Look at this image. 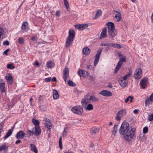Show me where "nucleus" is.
Instances as JSON below:
<instances>
[{
  "label": "nucleus",
  "mask_w": 153,
  "mask_h": 153,
  "mask_svg": "<svg viewBox=\"0 0 153 153\" xmlns=\"http://www.w3.org/2000/svg\"><path fill=\"white\" fill-rule=\"evenodd\" d=\"M119 132L123 135L125 140L129 142L136 134V129L130 126L129 125H121Z\"/></svg>",
  "instance_id": "f257e3e1"
},
{
  "label": "nucleus",
  "mask_w": 153,
  "mask_h": 153,
  "mask_svg": "<svg viewBox=\"0 0 153 153\" xmlns=\"http://www.w3.org/2000/svg\"><path fill=\"white\" fill-rule=\"evenodd\" d=\"M75 32L74 30H69V35L67 37L66 42V47H68L72 43L75 37Z\"/></svg>",
  "instance_id": "f03ea898"
},
{
  "label": "nucleus",
  "mask_w": 153,
  "mask_h": 153,
  "mask_svg": "<svg viewBox=\"0 0 153 153\" xmlns=\"http://www.w3.org/2000/svg\"><path fill=\"white\" fill-rule=\"evenodd\" d=\"M126 109H123L119 111L117 113L115 117V120L117 121V124H119L121 120V118L123 116L126 114Z\"/></svg>",
  "instance_id": "7ed1b4c3"
},
{
  "label": "nucleus",
  "mask_w": 153,
  "mask_h": 153,
  "mask_svg": "<svg viewBox=\"0 0 153 153\" xmlns=\"http://www.w3.org/2000/svg\"><path fill=\"white\" fill-rule=\"evenodd\" d=\"M126 61V56H124L120 59L119 61L117 63V65L115 68L114 73H116L120 70L123 64V62H125Z\"/></svg>",
  "instance_id": "20e7f679"
},
{
  "label": "nucleus",
  "mask_w": 153,
  "mask_h": 153,
  "mask_svg": "<svg viewBox=\"0 0 153 153\" xmlns=\"http://www.w3.org/2000/svg\"><path fill=\"white\" fill-rule=\"evenodd\" d=\"M71 110L74 113L79 115H81L83 112L82 107L80 106H75Z\"/></svg>",
  "instance_id": "39448f33"
},
{
  "label": "nucleus",
  "mask_w": 153,
  "mask_h": 153,
  "mask_svg": "<svg viewBox=\"0 0 153 153\" xmlns=\"http://www.w3.org/2000/svg\"><path fill=\"white\" fill-rule=\"evenodd\" d=\"M82 106L85 110L91 111L93 109V105L91 104H89V102L81 103Z\"/></svg>",
  "instance_id": "423d86ee"
},
{
  "label": "nucleus",
  "mask_w": 153,
  "mask_h": 153,
  "mask_svg": "<svg viewBox=\"0 0 153 153\" xmlns=\"http://www.w3.org/2000/svg\"><path fill=\"white\" fill-rule=\"evenodd\" d=\"M142 76V71L141 69L139 68H137L135 70L134 74V78L136 79H140Z\"/></svg>",
  "instance_id": "0eeeda50"
},
{
  "label": "nucleus",
  "mask_w": 153,
  "mask_h": 153,
  "mask_svg": "<svg viewBox=\"0 0 153 153\" xmlns=\"http://www.w3.org/2000/svg\"><path fill=\"white\" fill-rule=\"evenodd\" d=\"M102 51V49L101 48H100L97 50L94 61V65L95 66L97 65L99 62L100 57L101 53Z\"/></svg>",
  "instance_id": "6e6552de"
},
{
  "label": "nucleus",
  "mask_w": 153,
  "mask_h": 153,
  "mask_svg": "<svg viewBox=\"0 0 153 153\" xmlns=\"http://www.w3.org/2000/svg\"><path fill=\"white\" fill-rule=\"evenodd\" d=\"M35 126L34 128H33V134L36 136H38L40 134L41 130L39 126V125H35Z\"/></svg>",
  "instance_id": "1a4fd4ad"
},
{
  "label": "nucleus",
  "mask_w": 153,
  "mask_h": 153,
  "mask_svg": "<svg viewBox=\"0 0 153 153\" xmlns=\"http://www.w3.org/2000/svg\"><path fill=\"white\" fill-rule=\"evenodd\" d=\"M148 83V80L147 78H145L142 79L140 82V87L143 89L145 88Z\"/></svg>",
  "instance_id": "9d476101"
},
{
  "label": "nucleus",
  "mask_w": 153,
  "mask_h": 153,
  "mask_svg": "<svg viewBox=\"0 0 153 153\" xmlns=\"http://www.w3.org/2000/svg\"><path fill=\"white\" fill-rule=\"evenodd\" d=\"M99 94L102 95L106 97H111L113 95L111 92L106 90H104L101 91Z\"/></svg>",
  "instance_id": "9b49d317"
},
{
  "label": "nucleus",
  "mask_w": 153,
  "mask_h": 153,
  "mask_svg": "<svg viewBox=\"0 0 153 153\" xmlns=\"http://www.w3.org/2000/svg\"><path fill=\"white\" fill-rule=\"evenodd\" d=\"M69 76V72L68 68H65L63 71V78L65 82H66L67 78Z\"/></svg>",
  "instance_id": "f8f14e48"
},
{
  "label": "nucleus",
  "mask_w": 153,
  "mask_h": 153,
  "mask_svg": "<svg viewBox=\"0 0 153 153\" xmlns=\"http://www.w3.org/2000/svg\"><path fill=\"white\" fill-rule=\"evenodd\" d=\"M100 129L96 127L92 128L90 130V134L91 137H93L95 136L94 134L98 132Z\"/></svg>",
  "instance_id": "ddd939ff"
},
{
  "label": "nucleus",
  "mask_w": 153,
  "mask_h": 153,
  "mask_svg": "<svg viewBox=\"0 0 153 153\" xmlns=\"http://www.w3.org/2000/svg\"><path fill=\"white\" fill-rule=\"evenodd\" d=\"M91 95L89 94L85 95L84 96V98H82L81 101V103L88 102V101H91Z\"/></svg>",
  "instance_id": "4468645a"
},
{
  "label": "nucleus",
  "mask_w": 153,
  "mask_h": 153,
  "mask_svg": "<svg viewBox=\"0 0 153 153\" xmlns=\"http://www.w3.org/2000/svg\"><path fill=\"white\" fill-rule=\"evenodd\" d=\"M6 78L7 80L8 83L9 84H11L13 83V77L11 74H6Z\"/></svg>",
  "instance_id": "2eb2a0df"
},
{
  "label": "nucleus",
  "mask_w": 153,
  "mask_h": 153,
  "mask_svg": "<svg viewBox=\"0 0 153 153\" xmlns=\"http://www.w3.org/2000/svg\"><path fill=\"white\" fill-rule=\"evenodd\" d=\"M78 74L81 77H87L88 76V73L85 71L81 69L78 72Z\"/></svg>",
  "instance_id": "dca6fc26"
},
{
  "label": "nucleus",
  "mask_w": 153,
  "mask_h": 153,
  "mask_svg": "<svg viewBox=\"0 0 153 153\" xmlns=\"http://www.w3.org/2000/svg\"><path fill=\"white\" fill-rule=\"evenodd\" d=\"M115 13L114 19L117 22H118L120 21L122 19L121 13L116 11H115Z\"/></svg>",
  "instance_id": "f3484780"
},
{
  "label": "nucleus",
  "mask_w": 153,
  "mask_h": 153,
  "mask_svg": "<svg viewBox=\"0 0 153 153\" xmlns=\"http://www.w3.org/2000/svg\"><path fill=\"white\" fill-rule=\"evenodd\" d=\"M108 33L109 36L114 37L117 34V32L116 30L114 29H110L108 30Z\"/></svg>",
  "instance_id": "a211bd4d"
},
{
  "label": "nucleus",
  "mask_w": 153,
  "mask_h": 153,
  "mask_svg": "<svg viewBox=\"0 0 153 153\" xmlns=\"http://www.w3.org/2000/svg\"><path fill=\"white\" fill-rule=\"evenodd\" d=\"M25 135V133L22 131H19L16 134V137L17 139L23 138Z\"/></svg>",
  "instance_id": "6ab92c4d"
},
{
  "label": "nucleus",
  "mask_w": 153,
  "mask_h": 153,
  "mask_svg": "<svg viewBox=\"0 0 153 153\" xmlns=\"http://www.w3.org/2000/svg\"><path fill=\"white\" fill-rule=\"evenodd\" d=\"M1 82L0 83V90L2 93L5 91V86L4 82L2 80H1Z\"/></svg>",
  "instance_id": "aec40b11"
},
{
  "label": "nucleus",
  "mask_w": 153,
  "mask_h": 153,
  "mask_svg": "<svg viewBox=\"0 0 153 153\" xmlns=\"http://www.w3.org/2000/svg\"><path fill=\"white\" fill-rule=\"evenodd\" d=\"M120 85L123 87H125L126 86L127 83V81L126 79L123 80V78L119 81Z\"/></svg>",
  "instance_id": "412c9836"
},
{
  "label": "nucleus",
  "mask_w": 153,
  "mask_h": 153,
  "mask_svg": "<svg viewBox=\"0 0 153 153\" xmlns=\"http://www.w3.org/2000/svg\"><path fill=\"white\" fill-rule=\"evenodd\" d=\"M28 23L27 22H25L23 23L22 26V28L23 31L27 32L28 29Z\"/></svg>",
  "instance_id": "4be33fe9"
},
{
  "label": "nucleus",
  "mask_w": 153,
  "mask_h": 153,
  "mask_svg": "<svg viewBox=\"0 0 153 153\" xmlns=\"http://www.w3.org/2000/svg\"><path fill=\"white\" fill-rule=\"evenodd\" d=\"M107 29L106 27H104L102 30V32L101 33L100 39L104 38L106 36Z\"/></svg>",
  "instance_id": "5701e85b"
},
{
  "label": "nucleus",
  "mask_w": 153,
  "mask_h": 153,
  "mask_svg": "<svg viewBox=\"0 0 153 153\" xmlns=\"http://www.w3.org/2000/svg\"><path fill=\"white\" fill-rule=\"evenodd\" d=\"M4 150V152L8 151V147L5 143H3L1 146H0V152H1L3 150Z\"/></svg>",
  "instance_id": "b1692460"
},
{
  "label": "nucleus",
  "mask_w": 153,
  "mask_h": 153,
  "mask_svg": "<svg viewBox=\"0 0 153 153\" xmlns=\"http://www.w3.org/2000/svg\"><path fill=\"white\" fill-rule=\"evenodd\" d=\"M82 52L84 54L86 55H88L90 52V49L87 47H85L83 49Z\"/></svg>",
  "instance_id": "393cba45"
},
{
  "label": "nucleus",
  "mask_w": 153,
  "mask_h": 153,
  "mask_svg": "<svg viewBox=\"0 0 153 153\" xmlns=\"http://www.w3.org/2000/svg\"><path fill=\"white\" fill-rule=\"evenodd\" d=\"M53 97L54 99H57L59 98V95L58 91L55 89H54L53 91Z\"/></svg>",
  "instance_id": "a878e982"
},
{
  "label": "nucleus",
  "mask_w": 153,
  "mask_h": 153,
  "mask_svg": "<svg viewBox=\"0 0 153 153\" xmlns=\"http://www.w3.org/2000/svg\"><path fill=\"white\" fill-rule=\"evenodd\" d=\"M46 66L48 68H52L54 67V63L52 62L51 61H50L47 62Z\"/></svg>",
  "instance_id": "bb28decb"
},
{
  "label": "nucleus",
  "mask_w": 153,
  "mask_h": 153,
  "mask_svg": "<svg viewBox=\"0 0 153 153\" xmlns=\"http://www.w3.org/2000/svg\"><path fill=\"white\" fill-rule=\"evenodd\" d=\"M132 74V72L130 69L129 70V72L128 73V74L125 75V76H124L123 78V80L124 79H126L127 80V79L129 78Z\"/></svg>",
  "instance_id": "cd10ccee"
},
{
  "label": "nucleus",
  "mask_w": 153,
  "mask_h": 153,
  "mask_svg": "<svg viewBox=\"0 0 153 153\" xmlns=\"http://www.w3.org/2000/svg\"><path fill=\"white\" fill-rule=\"evenodd\" d=\"M31 150L35 153H38V150L36 146L33 144L30 145Z\"/></svg>",
  "instance_id": "c85d7f7f"
},
{
  "label": "nucleus",
  "mask_w": 153,
  "mask_h": 153,
  "mask_svg": "<svg viewBox=\"0 0 153 153\" xmlns=\"http://www.w3.org/2000/svg\"><path fill=\"white\" fill-rule=\"evenodd\" d=\"M12 133V130L10 129L9 130L7 133L6 134L4 137V138L5 140L7 138L10 136Z\"/></svg>",
  "instance_id": "c756f323"
},
{
  "label": "nucleus",
  "mask_w": 153,
  "mask_h": 153,
  "mask_svg": "<svg viewBox=\"0 0 153 153\" xmlns=\"http://www.w3.org/2000/svg\"><path fill=\"white\" fill-rule=\"evenodd\" d=\"M108 29H115L114 24L111 22H110L108 24Z\"/></svg>",
  "instance_id": "7c9ffc66"
},
{
  "label": "nucleus",
  "mask_w": 153,
  "mask_h": 153,
  "mask_svg": "<svg viewBox=\"0 0 153 153\" xmlns=\"http://www.w3.org/2000/svg\"><path fill=\"white\" fill-rule=\"evenodd\" d=\"M68 127H65L64 128V130L62 133V136L63 137L67 136L68 133Z\"/></svg>",
  "instance_id": "2f4dec72"
},
{
  "label": "nucleus",
  "mask_w": 153,
  "mask_h": 153,
  "mask_svg": "<svg viewBox=\"0 0 153 153\" xmlns=\"http://www.w3.org/2000/svg\"><path fill=\"white\" fill-rule=\"evenodd\" d=\"M118 125H114L113 127V130L112 131V133L114 136H115L116 134L117 131V130Z\"/></svg>",
  "instance_id": "473e14b6"
},
{
  "label": "nucleus",
  "mask_w": 153,
  "mask_h": 153,
  "mask_svg": "<svg viewBox=\"0 0 153 153\" xmlns=\"http://www.w3.org/2000/svg\"><path fill=\"white\" fill-rule=\"evenodd\" d=\"M111 47H113L115 48H117L118 49H120L122 48V46L119 44L116 43H111Z\"/></svg>",
  "instance_id": "72a5a7b5"
},
{
  "label": "nucleus",
  "mask_w": 153,
  "mask_h": 153,
  "mask_svg": "<svg viewBox=\"0 0 153 153\" xmlns=\"http://www.w3.org/2000/svg\"><path fill=\"white\" fill-rule=\"evenodd\" d=\"M43 123L44 124H51L50 120L47 118H45L44 119V120H43Z\"/></svg>",
  "instance_id": "f704fd0d"
},
{
  "label": "nucleus",
  "mask_w": 153,
  "mask_h": 153,
  "mask_svg": "<svg viewBox=\"0 0 153 153\" xmlns=\"http://www.w3.org/2000/svg\"><path fill=\"white\" fill-rule=\"evenodd\" d=\"M102 13V11L100 10H98L96 12L94 19L99 17L101 15Z\"/></svg>",
  "instance_id": "c9c22d12"
},
{
  "label": "nucleus",
  "mask_w": 153,
  "mask_h": 153,
  "mask_svg": "<svg viewBox=\"0 0 153 153\" xmlns=\"http://www.w3.org/2000/svg\"><path fill=\"white\" fill-rule=\"evenodd\" d=\"M90 99H91V101L92 102L98 101L99 100L98 98L92 95H91V98Z\"/></svg>",
  "instance_id": "e433bc0d"
},
{
  "label": "nucleus",
  "mask_w": 153,
  "mask_h": 153,
  "mask_svg": "<svg viewBox=\"0 0 153 153\" xmlns=\"http://www.w3.org/2000/svg\"><path fill=\"white\" fill-rule=\"evenodd\" d=\"M133 98V97L131 96H129L125 100V102L126 103H127L128 101H130V102H132V100Z\"/></svg>",
  "instance_id": "4c0bfd02"
},
{
  "label": "nucleus",
  "mask_w": 153,
  "mask_h": 153,
  "mask_svg": "<svg viewBox=\"0 0 153 153\" xmlns=\"http://www.w3.org/2000/svg\"><path fill=\"white\" fill-rule=\"evenodd\" d=\"M68 84V85L74 87L76 86V84L71 80H69Z\"/></svg>",
  "instance_id": "58836bf2"
},
{
  "label": "nucleus",
  "mask_w": 153,
  "mask_h": 153,
  "mask_svg": "<svg viewBox=\"0 0 153 153\" xmlns=\"http://www.w3.org/2000/svg\"><path fill=\"white\" fill-rule=\"evenodd\" d=\"M32 121L33 124H40V122L38 120L33 118Z\"/></svg>",
  "instance_id": "ea45409f"
},
{
  "label": "nucleus",
  "mask_w": 153,
  "mask_h": 153,
  "mask_svg": "<svg viewBox=\"0 0 153 153\" xmlns=\"http://www.w3.org/2000/svg\"><path fill=\"white\" fill-rule=\"evenodd\" d=\"M63 1L65 7L68 10V8H69V5L67 0H63Z\"/></svg>",
  "instance_id": "a19ab883"
},
{
  "label": "nucleus",
  "mask_w": 153,
  "mask_h": 153,
  "mask_svg": "<svg viewBox=\"0 0 153 153\" xmlns=\"http://www.w3.org/2000/svg\"><path fill=\"white\" fill-rule=\"evenodd\" d=\"M111 43L109 42H106L105 43H101L100 44V45L102 46H107L109 47H111Z\"/></svg>",
  "instance_id": "79ce46f5"
},
{
  "label": "nucleus",
  "mask_w": 153,
  "mask_h": 153,
  "mask_svg": "<svg viewBox=\"0 0 153 153\" xmlns=\"http://www.w3.org/2000/svg\"><path fill=\"white\" fill-rule=\"evenodd\" d=\"M15 67L13 65V64L11 63L10 64H7V68L8 69H12L15 68Z\"/></svg>",
  "instance_id": "37998d69"
},
{
  "label": "nucleus",
  "mask_w": 153,
  "mask_h": 153,
  "mask_svg": "<svg viewBox=\"0 0 153 153\" xmlns=\"http://www.w3.org/2000/svg\"><path fill=\"white\" fill-rule=\"evenodd\" d=\"M81 25V30L86 29L88 26V25L86 24H83Z\"/></svg>",
  "instance_id": "c03bdc74"
},
{
  "label": "nucleus",
  "mask_w": 153,
  "mask_h": 153,
  "mask_svg": "<svg viewBox=\"0 0 153 153\" xmlns=\"http://www.w3.org/2000/svg\"><path fill=\"white\" fill-rule=\"evenodd\" d=\"M59 145L60 149H62V137H60L59 140Z\"/></svg>",
  "instance_id": "a18cd8bd"
},
{
  "label": "nucleus",
  "mask_w": 153,
  "mask_h": 153,
  "mask_svg": "<svg viewBox=\"0 0 153 153\" xmlns=\"http://www.w3.org/2000/svg\"><path fill=\"white\" fill-rule=\"evenodd\" d=\"M148 131V127L147 126H145L144 127L143 130V132L144 134H146L147 133Z\"/></svg>",
  "instance_id": "49530a36"
},
{
  "label": "nucleus",
  "mask_w": 153,
  "mask_h": 153,
  "mask_svg": "<svg viewBox=\"0 0 153 153\" xmlns=\"http://www.w3.org/2000/svg\"><path fill=\"white\" fill-rule=\"evenodd\" d=\"M151 100L150 98H147L145 101V105H147L150 104Z\"/></svg>",
  "instance_id": "de8ad7c7"
},
{
  "label": "nucleus",
  "mask_w": 153,
  "mask_h": 153,
  "mask_svg": "<svg viewBox=\"0 0 153 153\" xmlns=\"http://www.w3.org/2000/svg\"><path fill=\"white\" fill-rule=\"evenodd\" d=\"M24 42V39L22 38H20L18 39V42L19 44H23Z\"/></svg>",
  "instance_id": "09e8293b"
},
{
  "label": "nucleus",
  "mask_w": 153,
  "mask_h": 153,
  "mask_svg": "<svg viewBox=\"0 0 153 153\" xmlns=\"http://www.w3.org/2000/svg\"><path fill=\"white\" fill-rule=\"evenodd\" d=\"M52 81V79L51 77L45 78L44 79V81L46 82H49Z\"/></svg>",
  "instance_id": "8fccbe9b"
},
{
  "label": "nucleus",
  "mask_w": 153,
  "mask_h": 153,
  "mask_svg": "<svg viewBox=\"0 0 153 153\" xmlns=\"http://www.w3.org/2000/svg\"><path fill=\"white\" fill-rule=\"evenodd\" d=\"M75 27L76 28L78 29V30H81V25H75Z\"/></svg>",
  "instance_id": "3c124183"
},
{
  "label": "nucleus",
  "mask_w": 153,
  "mask_h": 153,
  "mask_svg": "<svg viewBox=\"0 0 153 153\" xmlns=\"http://www.w3.org/2000/svg\"><path fill=\"white\" fill-rule=\"evenodd\" d=\"M9 42L8 40H5L3 42V44L4 45L8 46L9 45Z\"/></svg>",
  "instance_id": "603ef678"
},
{
  "label": "nucleus",
  "mask_w": 153,
  "mask_h": 153,
  "mask_svg": "<svg viewBox=\"0 0 153 153\" xmlns=\"http://www.w3.org/2000/svg\"><path fill=\"white\" fill-rule=\"evenodd\" d=\"M4 30L3 28L0 27V37H1V36L3 35L4 33Z\"/></svg>",
  "instance_id": "864d4df0"
},
{
  "label": "nucleus",
  "mask_w": 153,
  "mask_h": 153,
  "mask_svg": "<svg viewBox=\"0 0 153 153\" xmlns=\"http://www.w3.org/2000/svg\"><path fill=\"white\" fill-rule=\"evenodd\" d=\"M39 108L41 110L45 111L46 109L45 107L43 105H41L39 106Z\"/></svg>",
  "instance_id": "5fc2aeb1"
},
{
  "label": "nucleus",
  "mask_w": 153,
  "mask_h": 153,
  "mask_svg": "<svg viewBox=\"0 0 153 153\" xmlns=\"http://www.w3.org/2000/svg\"><path fill=\"white\" fill-rule=\"evenodd\" d=\"M27 133V134H29L30 135H31L33 134V129L32 130V131L29 130H28Z\"/></svg>",
  "instance_id": "6e6d98bb"
},
{
  "label": "nucleus",
  "mask_w": 153,
  "mask_h": 153,
  "mask_svg": "<svg viewBox=\"0 0 153 153\" xmlns=\"http://www.w3.org/2000/svg\"><path fill=\"white\" fill-rule=\"evenodd\" d=\"M149 121H152L153 120V114H152L149 115Z\"/></svg>",
  "instance_id": "4d7b16f0"
},
{
  "label": "nucleus",
  "mask_w": 153,
  "mask_h": 153,
  "mask_svg": "<svg viewBox=\"0 0 153 153\" xmlns=\"http://www.w3.org/2000/svg\"><path fill=\"white\" fill-rule=\"evenodd\" d=\"M45 127L48 128L47 130H49L51 129V127H52L51 125H46Z\"/></svg>",
  "instance_id": "13d9d810"
},
{
  "label": "nucleus",
  "mask_w": 153,
  "mask_h": 153,
  "mask_svg": "<svg viewBox=\"0 0 153 153\" xmlns=\"http://www.w3.org/2000/svg\"><path fill=\"white\" fill-rule=\"evenodd\" d=\"M151 102L153 101V92L151 94L150 96V98Z\"/></svg>",
  "instance_id": "bf43d9fd"
},
{
  "label": "nucleus",
  "mask_w": 153,
  "mask_h": 153,
  "mask_svg": "<svg viewBox=\"0 0 153 153\" xmlns=\"http://www.w3.org/2000/svg\"><path fill=\"white\" fill-rule=\"evenodd\" d=\"M139 111V110L135 109L134 110L133 112L135 114H137L138 113Z\"/></svg>",
  "instance_id": "052dcab7"
},
{
  "label": "nucleus",
  "mask_w": 153,
  "mask_h": 153,
  "mask_svg": "<svg viewBox=\"0 0 153 153\" xmlns=\"http://www.w3.org/2000/svg\"><path fill=\"white\" fill-rule=\"evenodd\" d=\"M56 15L58 16H60V12L59 10H58L56 11Z\"/></svg>",
  "instance_id": "680f3d73"
},
{
  "label": "nucleus",
  "mask_w": 153,
  "mask_h": 153,
  "mask_svg": "<svg viewBox=\"0 0 153 153\" xmlns=\"http://www.w3.org/2000/svg\"><path fill=\"white\" fill-rule=\"evenodd\" d=\"M43 100V97L42 96H40L39 98V101H41Z\"/></svg>",
  "instance_id": "e2e57ef3"
},
{
  "label": "nucleus",
  "mask_w": 153,
  "mask_h": 153,
  "mask_svg": "<svg viewBox=\"0 0 153 153\" xmlns=\"http://www.w3.org/2000/svg\"><path fill=\"white\" fill-rule=\"evenodd\" d=\"M52 81H53L54 82H56V79L55 77H53L52 79Z\"/></svg>",
  "instance_id": "0e129e2a"
},
{
  "label": "nucleus",
  "mask_w": 153,
  "mask_h": 153,
  "mask_svg": "<svg viewBox=\"0 0 153 153\" xmlns=\"http://www.w3.org/2000/svg\"><path fill=\"white\" fill-rule=\"evenodd\" d=\"M31 39L33 41H36V38L35 37H32Z\"/></svg>",
  "instance_id": "69168bd1"
},
{
  "label": "nucleus",
  "mask_w": 153,
  "mask_h": 153,
  "mask_svg": "<svg viewBox=\"0 0 153 153\" xmlns=\"http://www.w3.org/2000/svg\"><path fill=\"white\" fill-rule=\"evenodd\" d=\"M9 51V50L8 49L6 50L4 52V53L5 54H6Z\"/></svg>",
  "instance_id": "338daca9"
},
{
  "label": "nucleus",
  "mask_w": 153,
  "mask_h": 153,
  "mask_svg": "<svg viewBox=\"0 0 153 153\" xmlns=\"http://www.w3.org/2000/svg\"><path fill=\"white\" fill-rule=\"evenodd\" d=\"M92 67L91 65H88L87 66V68L89 69H91Z\"/></svg>",
  "instance_id": "774afa93"
}]
</instances>
